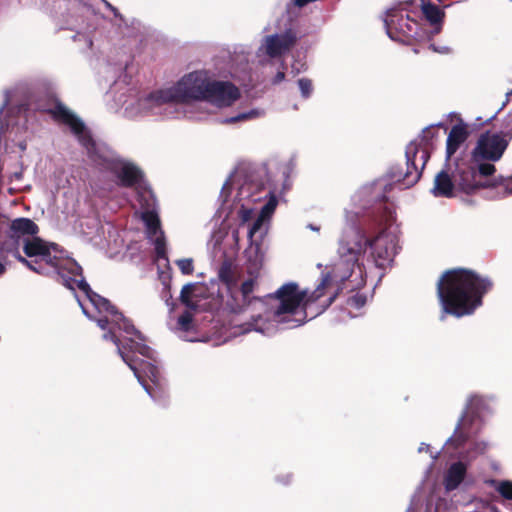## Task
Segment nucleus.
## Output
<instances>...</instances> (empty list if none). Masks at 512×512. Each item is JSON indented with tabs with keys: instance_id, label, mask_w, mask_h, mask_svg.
Instances as JSON below:
<instances>
[{
	"instance_id": "obj_1",
	"label": "nucleus",
	"mask_w": 512,
	"mask_h": 512,
	"mask_svg": "<svg viewBox=\"0 0 512 512\" xmlns=\"http://www.w3.org/2000/svg\"><path fill=\"white\" fill-rule=\"evenodd\" d=\"M384 198L383 185L379 182L363 186L352 198L355 209L345 210L344 227L339 237L338 260L323 274L313 291L301 290L296 283L282 285L274 294L264 299H253L244 310L245 321H233L231 336L257 332L274 335L279 329H292L323 313L335 300L341 285L347 280L351 289L365 283L359 257L370 249L375 265H391L398 253V236L391 226L382 228L375 236L367 238L358 225L359 208H367L374 201Z\"/></svg>"
},
{
	"instance_id": "obj_2",
	"label": "nucleus",
	"mask_w": 512,
	"mask_h": 512,
	"mask_svg": "<svg viewBox=\"0 0 512 512\" xmlns=\"http://www.w3.org/2000/svg\"><path fill=\"white\" fill-rule=\"evenodd\" d=\"M21 247L26 257L22 256L20 248L10 247L9 242L2 245V252L13 256L38 274L56 273L62 279L63 285L75 292V298L85 316L96 321L102 330H108L104 333L103 339L110 340L116 345L122 360L134 372L145 391L155 398V390L146 383L145 378H148L155 387L162 388L163 377L154 351L143 342L140 332L107 299L91 290L82 277L78 263L64 256L57 245L35 236L25 239Z\"/></svg>"
},
{
	"instance_id": "obj_3",
	"label": "nucleus",
	"mask_w": 512,
	"mask_h": 512,
	"mask_svg": "<svg viewBox=\"0 0 512 512\" xmlns=\"http://www.w3.org/2000/svg\"><path fill=\"white\" fill-rule=\"evenodd\" d=\"M292 167L285 164L280 167L281 184L273 182L267 189L256 182L254 175L242 171L236 172L224 184L221 196L224 197L222 209L229 208L228 197L233 196L231 212L236 214L239 225L248 224L249 245L245 250L247 271L256 277L261 270L266 249L263 240L268 233L271 216L277 205V194L289 188V174Z\"/></svg>"
},
{
	"instance_id": "obj_4",
	"label": "nucleus",
	"mask_w": 512,
	"mask_h": 512,
	"mask_svg": "<svg viewBox=\"0 0 512 512\" xmlns=\"http://www.w3.org/2000/svg\"><path fill=\"white\" fill-rule=\"evenodd\" d=\"M53 117L67 124L77 136L79 142L86 148L91 160L104 171L112 173L123 186H137V214L144 222L148 238L154 243L158 259L166 260V245L164 234L160 228L157 205L152 191L140 183L142 172L132 162L112 155L104 146L97 144L83 122L64 105L57 103L51 110Z\"/></svg>"
},
{
	"instance_id": "obj_5",
	"label": "nucleus",
	"mask_w": 512,
	"mask_h": 512,
	"mask_svg": "<svg viewBox=\"0 0 512 512\" xmlns=\"http://www.w3.org/2000/svg\"><path fill=\"white\" fill-rule=\"evenodd\" d=\"M492 286L484 278L467 269L457 268L442 274L437 282V294L442 307L440 319L446 314L455 317L471 315L482 305V298Z\"/></svg>"
},
{
	"instance_id": "obj_6",
	"label": "nucleus",
	"mask_w": 512,
	"mask_h": 512,
	"mask_svg": "<svg viewBox=\"0 0 512 512\" xmlns=\"http://www.w3.org/2000/svg\"><path fill=\"white\" fill-rule=\"evenodd\" d=\"M482 404L483 399L480 396H471L468 399L464 415L460 418L453 435L445 442V451L459 457V460L448 465L443 473L442 483L446 492L454 491L462 484L468 483V464L485 453L488 448L487 443L476 442L467 451H459L475 432L472 428L474 418L470 414L478 412Z\"/></svg>"
},
{
	"instance_id": "obj_7",
	"label": "nucleus",
	"mask_w": 512,
	"mask_h": 512,
	"mask_svg": "<svg viewBox=\"0 0 512 512\" xmlns=\"http://www.w3.org/2000/svg\"><path fill=\"white\" fill-rule=\"evenodd\" d=\"M509 138L500 132H485L479 136L471 151L469 162H464L467 168L462 171L465 185L481 183L484 188L496 185L491 177L496 172L498 162L509 145Z\"/></svg>"
},
{
	"instance_id": "obj_8",
	"label": "nucleus",
	"mask_w": 512,
	"mask_h": 512,
	"mask_svg": "<svg viewBox=\"0 0 512 512\" xmlns=\"http://www.w3.org/2000/svg\"><path fill=\"white\" fill-rule=\"evenodd\" d=\"M239 78L235 70L202 69L184 75L174 86L160 89L159 101L165 102L167 110L174 113V106L205 101L213 78Z\"/></svg>"
},
{
	"instance_id": "obj_9",
	"label": "nucleus",
	"mask_w": 512,
	"mask_h": 512,
	"mask_svg": "<svg viewBox=\"0 0 512 512\" xmlns=\"http://www.w3.org/2000/svg\"><path fill=\"white\" fill-rule=\"evenodd\" d=\"M412 4L403 3L386 11L384 23L388 36L395 41L406 42L410 38H422L418 22L412 17Z\"/></svg>"
},
{
	"instance_id": "obj_10",
	"label": "nucleus",
	"mask_w": 512,
	"mask_h": 512,
	"mask_svg": "<svg viewBox=\"0 0 512 512\" xmlns=\"http://www.w3.org/2000/svg\"><path fill=\"white\" fill-rule=\"evenodd\" d=\"M160 90L151 92L145 97H138L133 89H127V92L120 94L116 102L123 109V115L127 118H137L147 114L153 115H172L167 110L165 102L159 101Z\"/></svg>"
},
{
	"instance_id": "obj_11",
	"label": "nucleus",
	"mask_w": 512,
	"mask_h": 512,
	"mask_svg": "<svg viewBox=\"0 0 512 512\" xmlns=\"http://www.w3.org/2000/svg\"><path fill=\"white\" fill-rule=\"evenodd\" d=\"M467 168L466 164L463 162L456 166V169L449 173L448 170H441L438 172L434 178V184L431 189V193L434 197H444V198H452L455 197L457 192H463L466 194H471L477 191L478 189L484 188L481 183H476L473 185H465L464 174L462 171Z\"/></svg>"
},
{
	"instance_id": "obj_12",
	"label": "nucleus",
	"mask_w": 512,
	"mask_h": 512,
	"mask_svg": "<svg viewBox=\"0 0 512 512\" xmlns=\"http://www.w3.org/2000/svg\"><path fill=\"white\" fill-rule=\"evenodd\" d=\"M296 36L292 30L265 36L258 47L255 59L258 65L265 66L272 59L280 58L294 45Z\"/></svg>"
},
{
	"instance_id": "obj_13",
	"label": "nucleus",
	"mask_w": 512,
	"mask_h": 512,
	"mask_svg": "<svg viewBox=\"0 0 512 512\" xmlns=\"http://www.w3.org/2000/svg\"><path fill=\"white\" fill-rule=\"evenodd\" d=\"M240 97L241 92L236 85L230 81L213 78L206 102L223 109L234 105Z\"/></svg>"
},
{
	"instance_id": "obj_14",
	"label": "nucleus",
	"mask_w": 512,
	"mask_h": 512,
	"mask_svg": "<svg viewBox=\"0 0 512 512\" xmlns=\"http://www.w3.org/2000/svg\"><path fill=\"white\" fill-rule=\"evenodd\" d=\"M38 233L37 225L28 218L14 219L10 224V237L3 245L10 243V247L20 248L25 239H31Z\"/></svg>"
},
{
	"instance_id": "obj_15",
	"label": "nucleus",
	"mask_w": 512,
	"mask_h": 512,
	"mask_svg": "<svg viewBox=\"0 0 512 512\" xmlns=\"http://www.w3.org/2000/svg\"><path fill=\"white\" fill-rule=\"evenodd\" d=\"M450 117L452 121L456 123L451 128L446 141V153L448 157H451L469 136V127L460 116L453 113Z\"/></svg>"
},
{
	"instance_id": "obj_16",
	"label": "nucleus",
	"mask_w": 512,
	"mask_h": 512,
	"mask_svg": "<svg viewBox=\"0 0 512 512\" xmlns=\"http://www.w3.org/2000/svg\"><path fill=\"white\" fill-rule=\"evenodd\" d=\"M406 159L408 166V174L412 175L410 168L415 171L412 181L418 180L420 177L419 169H423L429 159V150L426 146L416 141L411 142L406 149Z\"/></svg>"
},
{
	"instance_id": "obj_17",
	"label": "nucleus",
	"mask_w": 512,
	"mask_h": 512,
	"mask_svg": "<svg viewBox=\"0 0 512 512\" xmlns=\"http://www.w3.org/2000/svg\"><path fill=\"white\" fill-rule=\"evenodd\" d=\"M419 7L421 9L423 19L429 25V30H427L426 32H422L423 35L427 34L433 36L438 34L443 26V21L445 17L444 11L437 5L425 3L424 1H421Z\"/></svg>"
},
{
	"instance_id": "obj_18",
	"label": "nucleus",
	"mask_w": 512,
	"mask_h": 512,
	"mask_svg": "<svg viewBox=\"0 0 512 512\" xmlns=\"http://www.w3.org/2000/svg\"><path fill=\"white\" fill-rule=\"evenodd\" d=\"M173 330L180 338L185 341L194 342L198 340V338L194 337L195 322L193 319V314L190 310H186L179 316Z\"/></svg>"
},
{
	"instance_id": "obj_19",
	"label": "nucleus",
	"mask_w": 512,
	"mask_h": 512,
	"mask_svg": "<svg viewBox=\"0 0 512 512\" xmlns=\"http://www.w3.org/2000/svg\"><path fill=\"white\" fill-rule=\"evenodd\" d=\"M265 116V110L263 108H251L249 110L239 112L235 116L228 117L223 120L224 123L232 124L238 122H247L260 119Z\"/></svg>"
},
{
	"instance_id": "obj_20",
	"label": "nucleus",
	"mask_w": 512,
	"mask_h": 512,
	"mask_svg": "<svg viewBox=\"0 0 512 512\" xmlns=\"http://www.w3.org/2000/svg\"><path fill=\"white\" fill-rule=\"evenodd\" d=\"M487 483L505 499L512 500V481L509 480H489Z\"/></svg>"
},
{
	"instance_id": "obj_21",
	"label": "nucleus",
	"mask_w": 512,
	"mask_h": 512,
	"mask_svg": "<svg viewBox=\"0 0 512 512\" xmlns=\"http://www.w3.org/2000/svg\"><path fill=\"white\" fill-rule=\"evenodd\" d=\"M298 86L301 92V95L304 98H308L311 96L313 91V86L311 80L307 78H301L298 80Z\"/></svg>"
},
{
	"instance_id": "obj_22",
	"label": "nucleus",
	"mask_w": 512,
	"mask_h": 512,
	"mask_svg": "<svg viewBox=\"0 0 512 512\" xmlns=\"http://www.w3.org/2000/svg\"><path fill=\"white\" fill-rule=\"evenodd\" d=\"M176 265L178 266L180 271L186 275L192 274L194 270L193 260L191 258H183L176 260Z\"/></svg>"
},
{
	"instance_id": "obj_23",
	"label": "nucleus",
	"mask_w": 512,
	"mask_h": 512,
	"mask_svg": "<svg viewBox=\"0 0 512 512\" xmlns=\"http://www.w3.org/2000/svg\"><path fill=\"white\" fill-rule=\"evenodd\" d=\"M218 275L219 278L226 284H230L233 280L231 266L228 263H224L221 265Z\"/></svg>"
},
{
	"instance_id": "obj_24",
	"label": "nucleus",
	"mask_w": 512,
	"mask_h": 512,
	"mask_svg": "<svg viewBox=\"0 0 512 512\" xmlns=\"http://www.w3.org/2000/svg\"><path fill=\"white\" fill-rule=\"evenodd\" d=\"M255 285V279L250 278L246 281H244L241 285V292L244 299H247L249 295L252 293Z\"/></svg>"
},
{
	"instance_id": "obj_25",
	"label": "nucleus",
	"mask_w": 512,
	"mask_h": 512,
	"mask_svg": "<svg viewBox=\"0 0 512 512\" xmlns=\"http://www.w3.org/2000/svg\"><path fill=\"white\" fill-rule=\"evenodd\" d=\"M366 303V297L362 294H356L352 297L349 298L348 300V305H350L351 307H354V308H361L365 305Z\"/></svg>"
},
{
	"instance_id": "obj_26",
	"label": "nucleus",
	"mask_w": 512,
	"mask_h": 512,
	"mask_svg": "<svg viewBox=\"0 0 512 512\" xmlns=\"http://www.w3.org/2000/svg\"><path fill=\"white\" fill-rule=\"evenodd\" d=\"M192 286L191 285H186L183 287L182 291H181V299L184 303H186L187 305H190L189 304V300H188V297H187V294L190 292Z\"/></svg>"
},
{
	"instance_id": "obj_27",
	"label": "nucleus",
	"mask_w": 512,
	"mask_h": 512,
	"mask_svg": "<svg viewBox=\"0 0 512 512\" xmlns=\"http://www.w3.org/2000/svg\"><path fill=\"white\" fill-rule=\"evenodd\" d=\"M503 185L508 193H512V175L504 180Z\"/></svg>"
},
{
	"instance_id": "obj_28",
	"label": "nucleus",
	"mask_w": 512,
	"mask_h": 512,
	"mask_svg": "<svg viewBox=\"0 0 512 512\" xmlns=\"http://www.w3.org/2000/svg\"><path fill=\"white\" fill-rule=\"evenodd\" d=\"M232 237H233V240H234L235 244H238L239 240H240L239 229H235V230L232 231Z\"/></svg>"
},
{
	"instance_id": "obj_29",
	"label": "nucleus",
	"mask_w": 512,
	"mask_h": 512,
	"mask_svg": "<svg viewBox=\"0 0 512 512\" xmlns=\"http://www.w3.org/2000/svg\"><path fill=\"white\" fill-rule=\"evenodd\" d=\"M285 78L284 72H278L274 78V83H280Z\"/></svg>"
},
{
	"instance_id": "obj_30",
	"label": "nucleus",
	"mask_w": 512,
	"mask_h": 512,
	"mask_svg": "<svg viewBox=\"0 0 512 512\" xmlns=\"http://www.w3.org/2000/svg\"><path fill=\"white\" fill-rule=\"evenodd\" d=\"M430 450V446L428 444H425V443H422L420 445V447L418 448V451L419 452H423V451H429Z\"/></svg>"
},
{
	"instance_id": "obj_31",
	"label": "nucleus",
	"mask_w": 512,
	"mask_h": 512,
	"mask_svg": "<svg viewBox=\"0 0 512 512\" xmlns=\"http://www.w3.org/2000/svg\"><path fill=\"white\" fill-rule=\"evenodd\" d=\"M6 271V265L5 263L0 261V277L5 273Z\"/></svg>"
},
{
	"instance_id": "obj_32",
	"label": "nucleus",
	"mask_w": 512,
	"mask_h": 512,
	"mask_svg": "<svg viewBox=\"0 0 512 512\" xmlns=\"http://www.w3.org/2000/svg\"><path fill=\"white\" fill-rule=\"evenodd\" d=\"M307 227H308L310 230H312V231H316V232H318V231H319V227L314 226L313 224H309Z\"/></svg>"
},
{
	"instance_id": "obj_33",
	"label": "nucleus",
	"mask_w": 512,
	"mask_h": 512,
	"mask_svg": "<svg viewBox=\"0 0 512 512\" xmlns=\"http://www.w3.org/2000/svg\"><path fill=\"white\" fill-rule=\"evenodd\" d=\"M512 99V90L506 94V102H510Z\"/></svg>"
},
{
	"instance_id": "obj_34",
	"label": "nucleus",
	"mask_w": 512,
	"mask_h": 512,
	"mask_svg": "<svg viewBox=\"0 0 512 512\" xmlns=\"http://www.w3.org/2000/svg\"><path fill=\"white\" fill-rule=\"evenodd\" d=\"M435 51H437V49L434 48ZM438 52H441V53H448L449 52V48L448 47H443L441 50H438Z\"/></svg>"
},
{
	"instance_id": "obj_35",
	"label": "nucleus",
	"mask_w": 512,
	"mask_h": 512,
	"mask_svg": "<svg viewBox=\"0 0 512 512\" xmlns=\"http://www.w3.org/2000/svg\"><path fill=\"white\" fill-rule=\"evenodd\" d=\"M107 6L116 14V9L107 3Z\"/></svg>"
},
{
	"instance_id": "obj_36",
	"label": "nucleus",
	"mask_w": 512,
	"mask_h": 512,
	"mask_svg": "<svg viewBox=\"0 0 512 512\" xmlns=\"http://www.w3.org/2000/svg\"><path fill=\"white\" fill-rule=\"evenodd\" d=\"M220 239H221V236L219 235L218 238L215 241V245H217L219 243Z\"/></svg>"
},
{
	"instance_id": "obj_37",
	"label": "nucleus",
	"mask_w": 512,
	"mask_h": 512,
	"mask_svg": "<svg viewBox=\"0 0 512 512\" xmlns=\"http://www.w3.org/2000/svg\"><path fill=\"white\" fill-rule=\"evenodd\" d=\"M431 457H432L433 460H435L438 457V455L437 454H435V455L431 454Z\"/></svg>"
},
{
	"instance_id": "obj_38",
	"label": "nucleus",
	"mask_w": 512,
	"mask_h": 512,
	"mask_svg": "<svg viewBox=\"0 0 512 512\" xmlns=\"http://www.w3.org/2000/svg\"><path fill=\"white\" fill-rule=\"evenodd\" d=\"M407 512H414L413 508H409Z\"/></svg>"
},
{
	"instance_id": "obj_39",
	"label": "nucleus",
	"mask_w": 512,
	"mask_h": 512,
	"mask_svg": "<svg viewBox=\"0 0 512 512\" xmlns=\"http://www.w3.org/2000/svg\"><path fill=\"white\" fill-rule=\"evenodd\" d=\"M479 503L481 504V506H483V507L485 506L484 502L480 501Z\"/></svg>"
},
{
	"instance_id": "obj_40",
	"label": "nucleus",
	"mask_w": 512,
	"mask_h": 512,
	"mask_svg": "<svg viewBox=\"0 0 512 512\" xmlns=\"http://www.w3.org/2000/svg\"><path fill=\"white\" fill-rule=\"evenodd\" d=\"M509 509L511 510L512 512V503L509 504Z\"/></svg>"
},
{
	"instance_id": "obj_41",
	"label": "nucleus",
	"mask_w": 512,
	"mask_h": 512,
	"mask_svg": "<svg viewBox=\"0 0 512 512\" xmlns=\"http://www.w3.org/2000/svg\"><path fill=\"white\" fill-rule=\"evenodd\" d=\"M494 512H500L498 509L494 508Z\"/></svg>"
}]
</instances>
